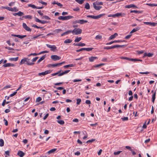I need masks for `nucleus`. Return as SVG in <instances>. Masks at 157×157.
I'll return each mask as SVG.
<instances>
[{
	"instance_id": "nucleus-1",
	"label": "nucleus",
	"mask_w": 157,
	"mask_h": 157,
	"mask_svg": "<svg viewBox=\"0 0 157 157\" xmlns=\"http://www.w3.org/2000/svg\"><path fill=\"white\" fill-rule=\"evenodd\" d=\"M23 64H25L28 65H33L34 63L31 62V60L28 58H24L21 60L19 64L21 65Z\"/></svg>"
},
{
	"instance_id": "nucleus-2",
	"label": "nucleus",
	"mask_w": 157,
	"mask_h": 157,
	"mask_svg": "<svg viewBox=\"0 0 157 157\" xmlns=\"http://www.w3.org/2000/svg\"><path fill=\"white\" fill-rule=\"evenodd\" d=\"M105 14H102L96 16L88 15L87 16V17L91 19H98L100 18L102 16H103L104 15H105Z\"/></svg>"
},
{
	"instance_id": "nucleus-3",
	"label": "nucleus",
	"mask_w": 157,
	"mask_h": 157,
	"mask_svg": "<svg viewBox=\"0 0 157 157\" xmlns=\"http://www.w3.org/2000/svg\"><path fill=\"white\" fill-rule=\"evenodd\" d=\"M125 15V14L124 13H115V14H110L109 15H108V17H119V16H121L123 17Z\"/></svg>"
},
{
	"instance_id": "nucleus-4",
	"label": "nucleus",
	"mask_w": 157,
	"mask_h": 157,
	"mask_svg": "<svg viewBox=\"0 0 157 157\" xmlns=\"http://www.w3.org/2000/svg\"><path fill=\"white\" fill-rule=\"evenodd\" d=\"M82 30L80 29H75L72 31V33L73 34L78 35L81 33Z\"/></svg>"
},
{
	"instance_id": "nucleus-5",
	"label": "nucleus",
	"mask_w": 157,
	"mask_h": 157,
	"mask_svg": "<svg viewBox=\"0 0 157 157\" xmlns=\"http://www.w3.org/2000/svg\"><path fill=\"white\" fill-rule=\"evenodd\" d=\"M73 18V17L71 16H66L64 17L60 16L58 17V19L59 20H69Z\"/></svg>"
},
{
	"instance_id": "nucleus-6",
	"label": "nucleus",
	"mask_w": 157,
	"mask_h": 157,
	"mask_svg": "<svg viewBox=\"0 0 157 157\" xmlns=\"http://www.w3.org/2000/svg\"><path fill=\"white\" fill-rule=\"evenodd\" d=\"M93 48H81L80 49H79L77 50H76V52H79L80 51H91Z\"/></svg>"
},
{
	"instance_id": "nucleus-7",
	"label": "nucleus",
	"mask_w": 157,
	"mask_h": 157,
	"mask_svg": "<svg viewBox=\"0 0 157 157\" xmlns=\"http://www.w3.org/2000/svg\"><path fill=\"white\" fill-rule=\"evenodd\" d=\"M46 46L48 48L51 49L50 50L51 51L53 52L55 51L57 48L56 47L55 45H51L49 44H47Z\"/></svg>"
},
{
	"instance_id": "nucleus-8",
	"label": "nucleus",
	"mask_w": 157,
	"mask_h": 157,
	"mask_svg": "<svg viewBox=\"0 0 157 157\" xmlns=\"http://www.w3.org/2000/svg\"><path fill=\"white\" fill-rule=\"evenodd\" d=\"M51 59L54 61H56L57 60H59L61 58L60 57L56 55H52L51 56Z\"/></svg>"
},
{
	"instance_id": "nucleus-9",
	"label": "nucleus",
	"mask_w": 157,
	"mask_h": 157,
	"mask_svg": "<svg viewBox=\"0 0 157 157\" xmlns=\"http://www.w3.org/2000/svg\"><path fill=\"white\" fill-rule=\"evenodd\" d=\"M51 72V70H48L45 71L44 72H42L38 73V75L40 76L41 75H45L47 74L50 73Z\"/></svg>"
},
{
	"instance_id": "nucleus-10",
	"label": "nucleus",
	"mask_w": 157,
	"mask_h": 157,
	"mask_svg": "<svg viewBox=\"0 0 157 157\" xmlns=\"http://www.w3.org/2000/svg\"><path fill=\"white\" fill-rule=\"evenodd\" d=\"M23 28L27 31L28 32H31V29L25 23H23Z\"/></svg>"
},
{
	"instance_id": "nucleus-11",
	"label": "nucleus",
	"mask_w": 157,
	"mask_h": 157,
	"mask_svg": "<svg viewBox=\"0 0 157 157\" xmlns=\"http://www.w3.org/2000/svg\"><path fill=\"white\" fill-rule=\"evenodd\" d=\"M144 23L146 25H150L152 26H155L157 25V23L146 22H144Z\"/></svg>"
},
{
	"instance_id": "nucleus-12",
	"label": "nucleus",
	"mask_w": 157,
	"mask_h": 157,
	"mask_svg": "<svg viewBox=\"0 0 157 157\" xmlns=\"http://www.w3.org/2000/svg\"><path fill=\"white\" fill-rule=\"evenodd\" d=\"M118 36V34L117 33H114L113 35H111L109 38L108 40H113L114 39Z\"/></svg>"
},
{
	"instance_id": "nucleus-13",
	"label": "nucleus",
	"mask_w": 157,
	"mask_h": 157,
	"mask_svg": "<svg viewBox=\"0 0 157 157\" xmlns=\"http://www.w3.org/2000/svg\"><path fill=\"white\" fill-rule=\"evenodd\" d=\"M97 4H95V3H93V6L94 8L96 10H99L101 8H102V7L101 6H97Z\"/></svg>"
},
{
	"instance_id": "nucleus-14",
	"label": "nucleus",
	"mask_w": 157,
	"mask_h": 157,
	"mask_svg": "<svg viewBox=\"0 0 157 157\" xmlns=\"http://www.w3.org/2000/svg\"><path fill=\"white\" fill-rule=\"evenodd\" d=\"M98 58L97 57L91 56L89 58V60L90 62H93L95 60L98 59Z\"/></svg>"
},
{
	"instance_id": "nucleus-15",
	"label": "nucleus",
	"mask_w": 157,
	"mask_h": 157,
	"mask_svg": "<svg viewBox=\"0 0 157 157\" xmlns=\"http://www.w3.org/2000/svg\"><path fill=\"white\" fill-rule=\"evenodd\" d=\"M126 8H137V7L134 4H130L128 5H126L125 7Z\"/></svg>"
},
{
	"instance_id": "nucleus-16",
	"label": "nucleus",
	"mask_w": 157,
	"mask_h": 157,
	"mask_svg": "<svg viewBox=\"0 0 157 157\" xmlns=\"http://www.w3.org/2000/svg\"><path fill=\"white\" fill-rule=\"evenodd\" d=\"M140 27H137L134 29H133L130 32V33L131 34L134 32H136L140 29Z\"/></svg>"
},
{
	"instance_id": "nucleus-17",
	"label": "nucleus",
	"mask_w": 157,
	"mask_h": 157,
	"mask_svg": "<svg viewBox=\"0 0 157 157\" xmlns=\"http://www.w3.org/2000/svg\"><path fill=\"white\" fill-rule=\"evenodd\" d=\"M18 155L20 157H23L25 155V153L22 151H19L17 153Z\"/></svg>"
},
{
	"instance_id": "nucleus-18",
	"label": "nucleus",
	"mask_w": 157,
	"mask_h": 157,
	"mask_svg": "<svg viewBox=\"0 0 157 157\" xmlns=\"http://www.w3.org/2000/svg\"><path fill=\"white\" fill-rule=\"evenodd\" d=\"M70 71V70H66L65 71L60 73L59 74L58 76H62L64 74H67Z\"/></svg>"
},
{
	"instance_id": "nucleus-19",
	"label": "nucleus",
	"mask_w": 157,
	"mask_h": 157,
	"mask_svg": "<svg viewBox=\"0 0 157 157\" xmlns=\"http://www.w3.org/2000/svg\"><path fill=\"white\" fill-rule=\"evenodd\" d=\"M57 150V148H53L52 149L49 151L47 153L48 154H50L52 153H54L56 150Z\"/></svg>"
},
{
	"instance_id": "nucleus-20",
	"label": "nucleus",
	"mask_w": 157,
	"mask_h": 157,
	"mask_svg": "<svg viewBox=\"0 0 157 157\" xmlns=\"http://www.w3.org/2000/svg\"><path fill=\"white\" fill-rule=\"evenodd\" d=\"M76 22L80 23L81 24H83L87 22V20H77L76 21Z\"/></svg>"
},
{
	"instance_id": "nucleus-21",
	"label": "nucleus",
	"mask_w": 157,
	"mask_h": 157,
	"mask_svg": "<svg viewBox=\"0 0 157 157\" xmlns=\"http://www.w3.org/2000/svg\"><path fill=\"white\" fill-rule=\"evenodd\" d=\"M76 66V64H70L67 65H65L63 66V67L65 68H67L68 67H75Z\"/></svg>"
},
{
	"instance_id": "nucleus-22",
	"label": "nucleus",
	"mask_w": 157,
	"mask_h": 157,
	"mask_svg": "<svg viewBox=\"0 0 157 157\" xmlns=\"http://www.w3.org/2000/svg\"><path fill=\"white\" fill-rule=\"evenodd\" d=\"M14 66L13 64L10 63H7L4 64L3 66L4 67H13Z\"/></svg>"
},
{
	"instance_id": "nucleus-23",
	"label": "nucleus",
	"mask_w": 157,
	"mask_h": 157,
	"mask_svg": "<svg viewBox=\"0 0 157 157\" xmlns=\"http://www.w3.org/2000/svg\"><path fill=\"white\" fill-rule=\"evenodd\" d=\"M13 14L14 16L18 15L19 16H22L24 14V13L20 11L18 13H14Z\"/></svg>"
},
{
	"instance_id": "nucleus-24",
	"label": "nucleus",
	"mask_w": 157,
	"mask_h": 157,
	"mask_svg": "<svg viewBox=\"0 0 157 157\" xmlns=\"http://www.w3.org/2000/svg\"><path fill=\"white\" fill-rule=\"evenodd\" d=\"M46 55L43 56L37 61V63H39L42 60H43L46 57Z\"/></svg>"
},
{
	"instance_id": "nucleus-25",
	"label": "nucleus",
	"mask_w": 157,
	"mask_h": 157,
	"mask_svg": "<svg viewBox=\"0 0 157 157\" xmlns=\"http://www.w3.org/2000/svg\"><path fill=\"white\" fill-rule=\"evenodd\" d=\"M36 21L42 24H44L48 22V21L46 20H36Z\"/></svg>"
},
{
	"instance_id": "nucleus-26",
	"label": "nucleus",
	"mask_w": 157,
	"mask_h": 157,
	"mask_svg": "<svg viewBox=\"0 0 157 157\" xmlns=\"http://www.w3.org/2000/svg\"><path fill=\"white\" fill-rule=\"evenodd\" d=\"M153 55V54L150 53H145L144 54V56H147L149 57H151Z\"/></svg>"
},
{
	"instance_id": "nucleus-27",
	"label": "nucleus",
	"mask_w": 157,
	"mask_h": 157,
	"mask_svg": "<svg viewBox=\"0 0 157 157\" xmlns=\"http://www.w3.org/2000/svg\"><path fill=\"white\" fill-rule=\"evenodd\" d=\"M156 94V91H155L152 95V102L153 103H154V101L155 98Z\"/></svg>"
},
{
	"instance_id": "nucleus-28",
	"label": "nucleus",
	"mask_w": 157,
	"mask_h": 157,
	"mask_svg": "<svg viewBox=\"0 0 157 157\" xmlns=\"http://www.w3.org/2000/svg\"><path fill=\"white\" fill-rule=\"evenodd\" d=\"M72 40L70 39H67L65 40L64 43L65 44L70 43L72 42Z\"/></svg>"
},
{
	"instance_id": "nucleus-29",
	"label": "nucleus",
	"mask_w": 157,
	"mask_h": 157,
	"mask_svg": "<svg viewBox=\"0 0 157 157\" xmlns=\"http://www.w3.org/2000/svg\"><path fill=\"white\" fill-rule=\"evenodd\" d=\"M18 57H16L15 58H10L9 59V60H11V61H16L18 60Z\"/></svg>"
},
{
	"instance_id": "nucleus-30",
	"label": "nucleus",
	"mask_w": 157,
	"mask_h": 157,
	"mask_svg": "<svg viewBox=\"0 0 157 157\" xmlns=\"http://www.w3.org/2000/svg\"><path fill=\"white\" fill-rule=\"evenodd\" d=\"M62 30L61 29H56L54 31H53V32L54 34L60 32L61 31H62Z\"/></svg>"
},
{
	"instance_id": "nucleus-31",
	"label": "nucleus",
	"mask_w": 157,
	"mask_h": 157,
	"mask_svg": "<svg viewBox=\"0 0 157 157\" xmlns=\"http://www.w3.org/2000/svg\"><path fill=\"white\" fill-rule=\"evenodd\" d=\"M23 17L24 19H32V17L30 15L24 16H23Z\"/></svg>"
},
{
	"instance_id": "nucleus-32",
	"label": "nucleus",
	"mask_w": 157,
	"mask_h": 157,
	"mask_svg": "<svg viewBox=\"0 0 157 157\" xmlns=\"http://www.w3.org/2000/svg\"><path fill=\"white\" fill-rule=\"evenodd\" d=\"M82 39L81 37H77L75 40V42H78Z\"/></svg>"
},
{
	"instance_id": "nucleus-33",
	"label": "nucleus",
	"mask_w": 157,
	"mask_h": 157,
	"mask_svg": "<svg viewBox=\"0 0 157 157\" xmlns=\"http://www.w3.org/2000/svg\"><path fill=\"white\" fill-rule=\"evenodd\" d=\"M130 61H142V60L139 59H132L130 58Z\"/></svg>"
},
{
	"instance_id": "nucleus-34",
	"label": "nucleus",
	"mask_w": 157,
	"mask_h": 157,
	"mask_svg": "<svg viewBox=\"0 0 157 157\" xmlns=\"http://www.w3.org/2000/svg\"><path fill=\"white\" fill-rule=\"evenodd\" d=\"M57 122L58 123L61 125H63L64 124V121L63 120H58L57 121Z\"/></svg>"
},
{
	"instance_id": "nucleus-35",
	"label": "nucleus",
	"mask_w": 157,
	"mask_h": 157,
	"mask_svg": "<svg viewBox=\"0 0 157 157\" xmlns=\"http://www.w3.org/2000/svg\"><path fill=\"white\" fill-rule=\"evenodd\" d=\"M124 46V45H114L113 46V49L115 48H120V47H122Z\"/></svg>"
},
{
	"instance_id": "nucleus-36",
	"label": "nucleus",
	"mask_w": 157,
	"mask_h": 157,
	"mask_svg": "<svg viewBox=\"0 0 157 157\" xmlns=\"http://www.w3.org/2000/svg\"><path fill=\"white\" fill-rule=\"evenodd\" d=\"M4 141L2 139H0V146L2 147L4 146Z\"/></svg>"
},
{
	"instance_id": "nucleus-37",
	"label": "nucleus",
	"mask_w": 157,
	"mask_h": 157,
	"mask_svg": "<svg viewBox=\"0 0 157 157\" xmlns=\"http://www.w3.org/2000/svg\"><path fill=\"white\" fill-rule=\"evenodd\" d=\"M85 7L86 10H89L90 9L89 4L88 3H86L85 4Z\"/></svg>"
},
{
	"instance_id": "nucleus-38",
	"label": "nucleus",
	"mask_w": 157,
	"mask_h": 157,
	"mask_svg": "<svg viewBox=\"0 0 157 157\" xmlns=\"http://www.w3.org/2000/svg\"><path fill=\"white\" fill-rule=\"evenodd\" d=\"M146 5H147L149 6H150L153 7L154 6H156V4H155L153 3H146Z\"/></svg>"
},
{
	"instance_id": "nucleus-39",
	"label": "nucleus",
	"mask_w": 157,
	"mask_h": 157,
	"mask_svg": "<svg viewBox=\"0 0 157 157\" xmlns=\"http://www.w3.org/2000/svg\"><path fill=\"white\" fill-rule=\"evenodd\" d=\"M77 102L76 104L77 105H79L81 101V100L80 98H78L76 99Z\"/></svg>"
},
{
	"instance_id": "nucleus-40",
	"label": "nucleus",
	"mask_w": 157,
	"mask_h": 157,
	"mask_svg": "<svg viewBox=\"0 0 157 157\" xmlns=\"http://www.w3.org/2000/svg\"><path fill=\"white\" fill-rule=\"evenodd\" d=\"M102 38V36L100 35H98L96 36L95 37V39L96 40H99Z\"/></svg>"
},
{
	"instance_id": "nucleus-41",
	"label": "nucleus",
	"mask_w": 157,
	"mask_h": 157,
	"mask_svg": "<svg viewBox=\"0 0 157 157\" xmlns=\"http://www.w3.org/2000/svg\"><path fill=\"white\" fill-rule=\"evenodd\" d=\"M61 71H59L57 72L52 74L51 76H53L56 75H58L61 72Z\"/></svg>"
},
{
	"instance_id": "nucleus-42",
	"label": "nucleus",
	"mask_w": 157,
	"mask_h": 157,
	"mask_svg": "<svg viewBox=\"0 0 157 157\" xmlns=\"http://www.w3.org/2000/svg\"><path fill=\"white\" fill-rule=\"evenodd\" d=\"M75 1L80 4H82L83 3V0H75Z\"/></svg>"
},
{
	"instance_id": "nucleus-43",
	"label": "nucleus",
	"mask_w": 157,
	"mask_h": 157,
	"mask_svg": "<svg viewBox=\"0 0 157 157\" xmlns=\"http://www.w3.org/2000/svg\"><path fill=\"white\" fill-rule=\"evenodd\" d=\"M104 63H101L97 64L95 66H94V67H100L101 66H102L103 65H104Z\"/></svg>"
},
{
	"instance_id": "nucleus-44",
	"label": "nucleus",
	"mask_w": 157,
	"mask_h": 157,
	"mask_svg": "<svg viewBox=\"0 0 157 157\" xmlns=\"http://www.w3.org/2000/svg\"><path fill=\"white\" fill-rule=\"evenodd\" d=\"M43 35V34H39V35H38L35 36H34L33 37V39H35L39 37L40 36H41L42 35Z\"/></svg>"
},
{
	"instance_id": "nucleus-45",
	"label": "nucleus",
	"mask_w": 157,
	"mask_h": 157,
	"mask_svg": "<svg viewBox=\"0 0 157 157\" xmlns=\"http://www.w3.org/2000/svg\"><path fill=\"white\" fill-rule=\"evenodd\" d=\"M28 6L29 7H31L33 8V9H35V8L36 9V6L35 5H32L31 4H29Z\"/></svg>"
},
{
	"instance_id": "nucleus-46",
	"label": "nucleus",
	"mask_w": 157,
	"mask_h": 157,
	"mask_svg": "<svg viewBox=\"0 0 157 157\" xmlns=\"http://www.w3.org/2000/svg\"><path fill=\"white\" fill-rule=\"evenodd\" d=\"M38 2L42 4L43 5H47V3H46L42 1H40V0Z\"/></svg>"
},
{
	"instance_id": "nucleus-47",
	"label": "nucleus",
	"mask_w": 157,
	"mask_h": 157,
	"mask_svg": "<svg viewBox=\"0 0 157 157\" xmlns=\"http://www.w3.org/2000/svg\"><path fill=\"white\" fill-rule=\"evenodd\" d=\"M95 140H96L95 139H92L91 140H88L86 142V143H92L93 141H95Z\"/></svg>"
},
{
	"instance_id": "nucleus-48",
	"label": "nucleus",
	"mask_w": 157,
	"mask_h": 157,
	"mask_svg": "<svg viewBox=\"0 0 157 157\" xmlns=\"http://www.w3.org/2000/svg\"><path fill=\"white\" fill-rule=\"evenodd\" d=\"M121 152H122L121 151H115L114 152V154L115 155H118L119 154H120Z\"/></svg>"
},
{
	"instance_id": "nucleus-49",
	"label": "nucleus",
	"mask_w": 157,
	"mask_h": 157,
	"mask_svg": "<svg viewBox=\"0 0 157 157\" xmlns=\"http://www.w3.org/2000/svg\"><path fill=\"white\" fill-rule=\"evenodd\" d=\"M123 121H127L128 120V117H124L121 118Z\"/></svg>"
},
{
	"instance_id": "nucleus-50",
	"label": "nucleus",
	"mask_w": 157,
	"mask_h": 157,
	"mask_svg": "<svg viewBox=\"0 0 157 157\" xmlns=\"http://www.w3.org/2000/svg\"><path fill=\"white\" fill-rule=\"evenodd\" d=\"M26 36V35L21 36V35H18V37H18L19 38H20V39H22V38H24Z\"/></svg>"
},
{
	"instance_id": "nucleus-51",
	"label": "nucleus",
	"mask_w": 157,
	"mask_h": 157,
	"mask_svg": "<svg viewBox=\"0 0 157 157\" xmlns=\"http://www.w3.org/2000/svg\"><path fill=\"white\" fill-rule=\"evenodd\" d=\"M120 58L122 59H126L127 60L130 61V58L127 57H120Z\"/></svg>"
},
{
	"instance_id": "nucleus-52",
	"label": "nucleus",
	"mask_w": 157,
	"mask_h": 157,
	"mask_svg": "<svg viewBox=\"0 0 157 157\" xmlns=\"http://www.w3.org/2000/svg\"><path fill=\"white\" fill-rule=\"evenodd\" d=\"M42 100V98L40 97H38L36 99V101L37 102L40 101Z\"/></svg>"
},
{
	"instance_id": "nucleus-53",
	"label": "nucleus",
	"mask_w": 157,
	"mask_h": 157,
	"mask_svg": "<svg viewBox=\"0 0 157 157\" xmlns=\"http://www.w3.org/2000/svg\"><path fill=\"white\" fill-rule=\"evenodd\" d=\"M32 27L36 28H37V29H39V28H42V27L38 26L37 25H35V24H33V25H32Z\"/></svg>"
},
{
	"instance_id": "nucleus-54",
	"label": "nucleus",
	"mask_w": 157,
	"mask_h": 157,
	"mask_svg": "<svg viewBox=\"0 0 157 157\" xmlns=\"http://www.w3.org/2000/svg\"><path fill=\"white\" fill-rule=\"evenodd\" d=\"M104 49H113V46H111V47H105L104 48Z\"/></svg>"
},
{
	"instance_id": "nucleus-55",
	"label": "nucleus",
	"mask_w": 157,
	"mask_h": 157,
	"mask_svg": "<svg viewBox=\"0 0 157 157\" xmlns=\"http://www.w3.org/2000/svg\"><path fill=\"white\" fill-rule=\"evenodd\" d=\"M38 55H39L38 54H37L36 53H31L30 54L28 55V56H32V55L34 56H36Z\"/></svg>"
},
{
	"instance_id": "nucleus-56",
	"label": "nucleus",
	"mask_w": 157,
	"mask_h": 157,
	"mask_svg": "<svg viewBox=\"0 0 157 157\" xmlns=\"http://www.w3.org/2000/svg\"><path fill=\"white\" fill-rule=\"evenodd\" d=\"M132 35L131 34L128 35L125 37V38L126 39H128L130 38Z\"/></svg>"
},
{
	"instance_id": "nucleus-57",
	"label": "nucleus",
	"mask_w": 157,
	"mask_h": 157,
	"mask_svg": "<svg viewBox=\"0 0 157 157\" xmlns=\"http://www.w3.org/2000/svg\"><path fill=\"white\" fill-rule=\"evenodd\" d=\"M2 9H7L9 11L10 10V7H9L8 6H2Z\"/></svg>"
},
{
	"instance_id": "nucleus-58",
	"label": "nucleus",
	"mask_w": 157,
	"mask_h": 157,
	"mask_svg": "<svg viewBox=\"0 0 157 157\" xmlns=\"http://www.w3.org/2000/svg\"><path fill=\"white\" fill-rule=\"evenodd\" d=\"M86 44L85 43H82L81 42H80L79 43V46H85Z\"/></svg>"
},
{
	"instance_id": "nucleus-59",
	"label": "nucleus",
	"mask_w": 157,
	"mask_h": 157,
	"mask_svg": "<svg viewBox=\"0 0 157 157\" xmlns=\"http://www.w3.org/2000/svg\"><path fill=\"white\" fill-rule=\"evenodd\" d=\"M96 4L98 5H102L103 4V2H97Z\"/></svg>"
},
{
	"instance_id": "nucleus-60",
	"label": "nucleus",
	"mask_w": 157,
	"mask_h": 157,
	"mask_svg": "<svg viewBox=\"0 0 157 157\" xmlns=\"http://www.w3.org/2000/svg\"><path fill=\"white\" fill-rule=\"evenodd\" d=\"M38 58V57H35L32 60V61H31V62H35L37 59Z\"/></svg>"
},
{
	"instance_id": "nucleus-61",
	"label": "nucleus",
	"mask_w": 157,
	"mask_h": 157,
	"mask_svg": "<svg viewBox=\"0 0 157 157\" xmlns=\"http://www.w3.org/2000/svg\"><path fill=\"white\" fill-rule=\"evenodd\" d=\"M42 18L45 19V20H49L50 19V18L48 16L45 15L43 16Z\"/></svg>"
},
{
	"instance_id": "nucleus-62",
	"label": "nucleus",
	"mask_w": 157,
	"mask_h": 157,
	"mask_svg": "<svg viewBox=\"0 0 157 157\" xmlns=\"http://www.w3.org/2000/svg\"><path fill=\"white\" fill-rule=\"evenodd\" d=\"M11 87L10 85H6L3 88V89H6L8 88H9Z\"/></svg>"
},
{
	"instance_id": "nucleus-63",
	"label": "nucleus",
	"mask_w": 157,
	"mask_h": 157,
	"mask_svg": "<svg viewBox=\"0 0 157 157\" xmlns=\"http://www.w3.org/2000/svg\"><path fill=\"white\" fill-rule=\"evenodd\" d=\"M17 94V91H15L13 94H10V97H12L15 95Z\"/></svg>"
},
{
	"instance_id": "nucleus-64",
	"label": "nucleus",
	"mask_w": 157,
	"mask_h": 157,
	"mask_svg": "<svg viewBox=\"0 0 157 157\" xmlns=\"http://www.w3.org/2000/svg\"><path fill=\"white\" fill-rule=\"evenodd\" d=\"M13 10L14 12H17L18 10V9L16 7H14L13 8Z\"/></svg>"
}]
</instances>
